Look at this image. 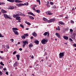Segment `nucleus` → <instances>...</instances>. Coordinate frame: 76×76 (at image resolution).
<instances>
[{
  "label": "nucleus",
  "instance_id": "20",
  "mask_svg": "<svg viewBox=\"0 0 76 76\" xmlns=\"http://www.w3.org/2000/svg\"><path fill=\"white\" fill-rule=\"evenodd\" d=\"M33 36H34V37H36V36H37V33H35V32H34V33H33Z\"/></svg>",
  "mask_w": 76,
  "mask_h": 76
},
{
  "label": "nucleus",
  "instance_id": "4",
  "mask_svg": "<svg viewBox=\"0 0 76 76\" xmlns=\"http://www.w3.org/2000/svg\"><path fill=\"white\" fill-rule=\"evenodd\" d=\"M65 53V52H63L62 53H59V57L60 58H63V56H64V54Z\"/></svg>",
  "mask_w": 76,
  "mask_h": 76
},
{
  "label": "nucleus",
  "instance_id": "27",
  "mask_svg": "<svg viewBox=\"0 0 76 76\" xmlns=\"http://www.w3.org/2000/svg\"><path fill=\"white\" fill-rule=\"evenodd\" d=\"M24 36H25V37H28V33L24 34Z\"/></svg>",
  "mask_w": 76,
  "mask_h": 76
},
{
  "label": "nucleus",
  "instance_id": "28",
  "mask_svg": "<svg viewBox=\"0 0 76 76\" xmlns=\"http://www.w3.org/2000/svg\"><path fill=\"white\" fill-rule=\"evenodd\" d=\"M47 34H48V32H45L44 34H43V35H45V36H46L47 35Z\"/></svg>",
  "mask_w": 76,
  "mask_h": 76
},
{
  "label": "nucleus",
  "instance_id": "48",
  "mask_svg": "<svg viewBox=\"0 0 76 76\" xmlns=\"http://www.w3.org/2000/svg\"><path fill=\"white\" fill-rule=\"evenodd\" d=\"M47 34H48V35H47L48 37H49V35H50V33H49V32H48Z\"/></svg>",
  "mask_w": 76,
  "mask_h": 76
},
{
  "label": "nucleus",
  "instance_id": "52",
  "mask_svg": "<svg viewBox=\"0 0 76 76\" xmlns=\"http://www.w3.org/2000/svg\"><path fill=\"white\" fill-rule=\"evenodd\" d=\"M47 7H50V5L49 4L47 5Z\"/></svg>",
  "mask_w": 76,
  "mask_h": 76
},
{
  "label": "nucleus",
  "instance_id": "31",
  "mask_svg": "<svg viewBox=\"0 0 76 76\" xmlns=\"http://www.w3.org/2000/svg\"><path fill=\"white\" fill-rule=\"evenodd\" d=\"M20 17H17L16 18V20H19V19H20Z\"/></svg>",
  "mask_w": 76,
  "mask_h": 76
},
{
  "label": "nucleus",
  "instance_id": "53",
  "mask_svg": "<svg viewBox=\"0 0 76 76\" xmlns=\"http://www.w3.org/2000/svg\"><path fill=\"white\" fill-rule=\"evenodd\" d=\"M6 70H7V69L6 68H4L3 69V70H4V71H6Z\"/></svg>",
  "mask_w": 76,
  "mask_h": 76
},
{
  "label": "nucleus",
  "instance_id": "3",
  "mask_svg": "<svg viewBox=\"0 0 76 76\" xmlns=\"http://www.w3.org/2000/svg\"><path fill=\"white\" fill-rule=\"evenodd\" d=\"M47 42H48V39H44L41 40V43L43 44H45Z\"/></svg>",
  "mask_w": 76,
  "mask_h": 76
},
{
  "label": "nucleus",
  "instance_id": "45",
  "mask_svg": "<svg viewBox=\"0 0 76 76\" xmlns=\"http://www.w3.org/2000/svg\"><path fill=\"white\" fill-rule=\"evenodd\" d=\"M21 16H26L25 15V14H23V13H22V14H21Z\"/></svg>",
  "mask_w": 76,
  "mask_h": 76
},
{
  "label": "nucleus",
  "instance_id": "15",
  "mask_svg": "<svg viewBox=\"0 0 76 76\" xmlns=\"http://www.w3.org/2000/svg\"><path fill=\"white\" fill-rule=\"evenodd\" d=\"M55 35L57 37H58V38H60V34L58 33H56Z\"/></svg>",
  "mask_w": 76,
  "mask_h": 76
},
{
  "label": "nucleus",
  "instance_id": "44",
  "mask_svg": "<svg viewBox=\"0 0 76 76\" xmlns=\"http://www.w3.org/2000/svg\"><path fill=\"white\" fill-rule=\"evenodd\" d=\"M52 64H50L49 65H48V66L50 67H51V65Z\"/></svg>",
  "mask_w": 76,
  "mask_h": 76
},
{
  "label": "nucleus",
  "instance_id": "49",
  "mask_svg": "<svg viewBox=\"0 0 76 76\" xmlns=\"http://www.w3.org/2000/svg\"><path fill=\"white\" fill-rule=\"evenodd\" d=\"M2 4H5V3L4 2H1V5Z\"/></svg>",
  "mask_w": 76,
  "mask_h": 76
},
{
  "label": "nucleus",
  "instance_id": "17",
  "mask_svg": "<svg viewBox=\"0 0 76 76\" xmlns=\"http://www.w3.org/2000/svg\"><path fill=\"white\" fill-rule=\"evenodd\" d=\"M28 17H29V18H30L31 19H33V20L34 19V18L32 16L29 15H28Z\"/></svg>",
  "mask_w": 76,
  "mask_h": 76
},
{
  "label": "nucleus",
  "instance_id": "5",
  "mask_svg": "<svg viewBox=\"0 0 76 76\" xmlns=\"http://www.w3.org/2000/svg\"><path fill=\"white\" fill-rule=\"evenodd\" d=\"M16 5L17 6H18V7H22V5H24V4L22 3H20V4H16Z\"/></svg>",
  "mask_w": 76,
  "mask_h": 76
},
{
  "label": "nucleus",
  "instance_id": "50",
  "mask_svg": "<svg viewBox=\"0 0 76 76\" xmlns=\"http://www.w3.org/2000/svg\"><path fill=\"white\" fill-rule=\"evenodd\" d=\"M40 73H42L43 72V70H40Z\"/></svg>",
  "mask_w": 76,
  "mask_h": 76
},
{
  "label": "nucleus",
  "instance_id": "8",
  "mask_svg": "<svg viewBox=\"0 0 76 76\" xmlns=\"http://www.w3.org/2000/svg\"><path fill=\"white\" fill-rule=\"evenodd\" d=\"M3 15L4 16V18H6V19H8L9 18V16H8L6 14H4Z\"/></svg>",
  "mask_w": 76,
  "mask_h": 76
},
{
  "label": "nucleus",
  "instance_id": "23",
  "mask_svg": "<svg viewBox=\"0 0 76 76\" xmlns=\"http://www.w3.org/2000/svg\"><path fill=\"white\" fill-rule=\"evenodd\" d=\"M21 38L23 39H25L26 38V37H25L24 35H23L21 36Z\"/></svg>",
  "mask_w": 76,
  "mask_h": 76
},
{
  "label": "nucleus",
  "instance_id": "60",
  "mask_svg": "<svg viewBox=\"0 0 76 76\" xmlns=\"http://www.w3.org/2000/svg\"><path fill=\"white\" fill-rule=\"evenodd\" d=\"M19 50H20V51H22V48H20L19 49Z\"/></svg>",
  "mask_w": 76,
  "mask_h": 76
},
{
  "label": "nucleus",
  "instance_id": "33",
  "mask_svg": "<svg viewBox=\"0 0 76 76\" xmlns=\"http://www.w3.org/2000/svg\"><path fill=\"white\" fill-rule=\"evenodd\" d=\"M20 27L22 28H23V29L24 28V26H23V25L22 24H20Z\"/></svg>",
  "mask_w": 76,
  "mask_h": 76
},
{
  "label": "nucleus",
  "instance_id": "16",
  "mask_svg": "<svg viewBox=\"0 0 76 76\" xmlns=\"http://www.w3.org/2000/svg\"><path fill=\"white\" fill-rule=\"evenodd\" d=\"M15 7L13 6H10L9 7V9L10 10L14 9Z\"/></svg>",
  "mask_w": 76,
  "mask_h": 76
},
{
  "label": "nucleus",
  "instance_id": "29",
  "mask_svg": "<svg viewBox=\"0 0 76 76\" xmlns=\"http://www.w3.org/2000/svg\"><path fill=\"white\" fill-rule=\"evenodd\" d=\"M51 19V22H54L55 21L56 19L54 18V19Z\"/></svg>",
  "mask_w": 76,
  "mask_h": 76
},
{
  "label": "nucleus",
  "instance_id": "9",
  "mask_svg": "<svg viewBox=\"0 0 76 76\" xmlns=\"http://www.w3.org/2000/svg\"><path fill=\"white\" fill-rule=\"evenodd\" d=\"M13 31L14 32V34L15 35H19V32H18V31H17L13 30Z\"/></svg>",
  "mask_w": 76,
  "mask_h": 76
},
{
  "label": "nucleus",
  "instance_id": "61",
  "mask_svg": "<svg viewBox=\"0 0 76 76\" xmlns=\"http://www.w3.org/2000/svg\"><path fill=\"white\" fill-rule=\"evenodd\" d=\"M16 16H19V14H16Z\"/></svg>",
  "mask_w": 76,
  "mask_h": 76
},
{
  "label": "nucleus",
  "instance_id": "18",
  "mask_svg": "<svg viewBox=\"0 0 76 76\" xmlns=\"http://www.w3.org/2000/svg\"><path fill=\"white\" fill-rule=\"evenodd\" d=\"M7 1L10 2H11L12 3H14L15 1V0H7Z\"/></svg>",
  "mask_w": 76,
  "mask_h": 76
},
{
  "label": "nucleus",
  "instance_id": "41",
  "mask_svg": "<svg viewBox=\"0 0 76 76\" xmlns=\"http://www.w3.org/2000/svg\"><path fill=\"white\" fill-rule=\"evenodd\" d=\"M16 51H15L13 53V54L14 55H15V54H16Z\"/></svg>",
  "mask_w": 76,
  "mask_h": 76
},
{
  "label": "nucleus",
  "instance_id": "59",
  "mask_svg": "<svg viewBox=\"0 0 76 76\" xmlns=\"http://www.w3.org/2000/svg\"><path fill=\"white\" fill-rule=\"evenodd\" d=\"M37 7V5H34V7Z\"/></svg>",
  "mask_w": 76,
  "mask_h": 76
},
{
  "label": "nucleus",
  "instance_id": "32",
  "mask_svg": "<svg viewBox=\"0 0 76 76\" xmlns=\"http://www.w3.org/2000/svg\"><path fill=\"white\" fill-rule=\"evenodd\" d=\"M47 22H48V23H50L51 22H51V20L50 19L48 20Z\"/></svg>",
  "mask_w": 76,
  "mask_h": 76
},
{
  "label": "nucleus",
  "instance_id": "58",
  "mask_svg": "<svg viewBox=\"0 0 76 76\" xmlns=\"http://www.w3.org/2000/svg\"><path fill=\"white\" fill-rule=\"evenodd\" d=\"M69 39V40H70V41H72V42L73 41V40H72V39L70 38Z\"/></svg>",
  "mask_w": 76,
  "mask_h": 76
},
{
  "label": "nucleus",
  "instance_id": "63",
  "mask_svg": "<svg viewBox=\"0 0 76 76\" xmlns=\"http://www.w3.org/2000/svg\"><path fill=\"white\" fill-rule=\"evenodd\" d=\"M30 38L31 39H33V38H34V37H33L32 36H31V37H30Z\"/></svg>",
  "mask_w": 76,
  "mask_h": 76
},
{
  "label": "nucleus",
  "instance_id": "1",
  "mask_svg": "<svg viewBox=\"0 0 76 76\" xmlns=\"http://www.w3.org/2000/svg\"><path fill=\"white\" fill-rule=\"evenodd\" d=\"M22 42L23 43V45H22V47L23 48L25 47V46L26 45V44H28V40H23L22 41Z\"/></svg>",
  "mask_w": 76,
  "mask_h": 76
},
{
  "label": "nucleus",
  "instance_id": "51",
  "mask_svg": "<svg viewBox=\"0 0 76 76\" xmlns=\"http://www.w3.org/2000/svg\"><path fill=\"white\" fill-rule=\"evenodd\" d=\"M3 74V73L2 72L0 71V75H2Z\"/></svg>",
  "mask_w": 76,
  "mask_h": 76
},
{
  "label": "nucleus",
  "instance_id": "21",
  "mask_svg": "<svg viewBox=\"0 0 76 76\" xmlns=\"http://www.w3.org/2000/svg\"><path fill=\"white\" fill-rule=\"evenodd\" d=\"M56 30H58V31H60V26H58L57 28H56Z\"/></svg>",
  "mask_w": 76,
  "mask_h": 76
},
{
  "label": "nucleus",
  "instance_id": "19",
  "mask_svg": "<svg viewBox=\"0 0 76 76\" xmlns=\"http://www.w3.org/2000/svg\"><path fill=\"white\" fill-rule=\"evenodd\" d=\"M28 47L29 48H31V47H34V45H33V44H32L31 43L29 45H28Z\"/></svg>",
  "mask_w": 76,
  "mask_h": 76
},
{
  "label": "nucleus",
  "instance_id": "54",
  "mask_svg": "<svg viewBox=\"0 0 76 76\" xmlns=\"http://www.w3.org/2000/svg\"><path fill=\"white\" fill-rule=\"evenodd\" d=\"M0 37H4V36H2V35H1V34H0Z\"/></svg>",
  "mask_w": 76,
  "mask_h": 76
},
{
  "label": "nucleus",
  "instance_id": "11",
  "mask_svg": "<svg viewBox=\"0 0 76 76\" xmlns=\"http://www.w3.org/2000/svg\"><path fill=\"white\" fill-rule=\"evenodd\" d=\"M63 38L64 39H66V40H68V39H69V37H68L67 36H64L63 37Z\"/></svg>",
  "mask_w": 76,
  "mask_h": 76
},
{
  "label": "nucleus",
  "instance_id": "40",
  "mask_svg": "<svg viewBox=\"0 0 76 76\" xmlns=\"http://www.w3.org/2000/svg\"><path fill=\"white\" fill-rule=\"evenodd\" d=\"M50 4H51V5H53V4H53V2H50Z\"/></svg>",
  "mask_w": 76,
  "mask_h": 76
},
{
  "label": "nucleus",
  "instance_id": "47",
  "mask_svg": "<svg viewBox=\"0 0 76 76\" xmlns=\"http://www.w3.org/2000/svg\"><path fill=\"white\" fill-rule=\"evenodd\" d=\"M10 41H12V42H13V41H14V40L13 39H10Z\"/></svg>",
  "mask_w": 76,
  "mask_h": 76
},
{
  "label": "nucleus",
  "instance_id": "6",
  "mask_svg": "<svg viewBox=\"0 0 76 76\" xmlns=\"http://www.w3.org/2000/svg\"><path fill=\"white\" fill-rule=\"evenodd\" d=\"M19 64V63L18 62L16 61L15 63L14 64V66L16 67V66H18V64Z\"/></svg>",
  "mask_w": 76,
  "mask_h": 76
},
{
  "label": "nucleus",
  "instance_id": "62",
  "mask_svg": "<svg viewBox=\"0 0 76 76\" xmlns=\"http://www.w3.org/2000/svg\"><path fill=\"white\" fill-rule=\"evenodd\" d=\"M5 74H6V75H9V73H8V72H6L5 73Z\"/></svg>",
  "mask_w": 76,
  "mask_h": 76
},
{
  "label": "nucleus",
  "instance_id": "22",
  "mask_svg": "<svg viewBox=\"0 0 76 76\" xmlns=\"http://www.w3.org/2000/svg\"><path fill=\"white\" fill-rule=\"evenodd\" d=\"M59 23L61 25H64V23H63L62 21L59 22Z\"/></svg>",
  "mask_w": 76,
  "mask_h": 76
},
{
  "label": "nucleus",
  "instance_id": "43",
  "mask_svg": "<svg viewBox=\"0 0 76 76\" xmlns=\"http://www.w3.org/2000/svg\"><path fill=\"white\" fill-rule=\"evenodd\" d=\"M73 46H74V47H76V44L74 43L73 44Z\"/></svg>",
  "mask_w": 76,
  "mask_h": 76
},
{
  "label": "nucleus",
  "instance_id": "12",
  "mask_svg": "<svg viewBox=\"0 0 76 76\" xmlns=\"http://www.w3.org/2000/svg\"><path fill=\"white\" fill-rule=\"evenodd\" d=\"M34 43H35V44H37V45H38V44H39V41L38 40H35L34 41Z\"/></svg>",
  "mask_w": 76,
  "mask_h": 76
},
{
  "label": "nucleus",
  "instance_id": "35",
  "mask_svg": "<svg viewBox=\"0 0 76 76\" xmlns=\"http://www.w3.org/2000/svg\"><path fill=\"white\" fill-rule=\"evenodd\" d=\"M56 7L55 5H54L52 7V9H56Z\"/></svg>",
  "mask_w": 76,
  "mask_h": 76
},
{
  "label": "nucleus",
  "instance_id": "36",
  "mask_svg": "<svg viewBox=\"0 0 76 76\" xmlns=\"http://www.w3.org/2000/svg\"><path fill=\"white\" fill-rule=\"evenodd\" d=\"M73 29H70V32H71V33H72V32H73Z\"/></svg>",
  "mask_w": 76,
  "mask_h": 76
},
{
  "label": "nucleus",
  "instance_id": "25",
  "mask_svg": "<svg viewBox=\"0 0 76 76\" xmlns=\"http://www.w3.org/2000/svg\"><path fill=\"white\" fill-rule=\"evenodd\" d=\"M43 20H44V21H46L48 20V19L45 18L43 17Z\"/></svg>",
  "mask_w": 76,
  "mask_h": 76
},
{
  "label": "nucleus",
  "instance_id": "13",
  "mask_svg": "<svg viewBox=\"0 0 76 76\" xmlns=\"http://www.w3.org/2000/svg\"><path fill=\"white\" fill-rule=\"evenodd\" d=\"M16 57L17 58L18 61L19 60V58H20V55L19 54L17 55H16Z\"/></svg>",
  "mask_w": 76,
  "mask_h": 76
},
{
  "label": "nucleus",
  "instance_id": "14",
  "mask_svg": "<svg viewBox=\"0 0 76 76\" xmlns=\"http://www.w3.org/2000/svg\"><path fill=\"white\" fill-rule=\"evenodd\" d=\"M1 12L2 13H7V12L6 10H3V9L1 10Z\"/></svg>",
  "mask_w": 76,
  "mask_h": 76
},
{
  "label": "nucleus",
  "instance_id": "42",
  "mask_svg": "<svg viewBox=\"0 0 76 76\" xmlns=\"http://www.w3.org/2000/svg\"><path fill=\"white\" fill-rule=\"evenodd\" d=\"M47 52H45V54L44 55V56H47Z\"/></svg>",
  "mask_w": 76,
  "mask_h": 76
},
{
  "label": "nucleus",
  "instance_id": "46",
  "mask_svg": "<svg viewBox=\"0 0 76 76\" xmlns=\"http://www.w3.org/2000/svg\"><path fill=\"white\" fill-rule=\"evenodd\" d=\"M70 23H74V21H73L72 20L70 21Z\"/></svg>",
  "mask_w": 76,
  "mask_h": 76
},
{
  "label": "nucleus",
  "instance_id": "57",
  "mask_svg": "<svg viewBox=\"0 0 76 76\" xmlns=\"http://www.w3.org/2000/svg\"><path fill=\"white\" fill-rule=\"evenodd\" d=\"M6 48H8V49H9V48H10L9 46H7Z\"/></svg>",
  "mask_w": 76,
  "mask_h": 76
},
{
  "label": "nucleus",
  "instance_id": "26",
  "mask_svg": "<svg viewBox=\"0 0 76 76\" xmlns=\"http://www.w3.org/2000/svg\"><path fill=\"white\" fill-rule=\"evenodd\" d=\"M36 12H37V13H39L40 12V10H36Z\"/></svg>",
  "mask_w": 76,
  "mask_h": 76
},
{
  "label": "nucleus",
  "instance_id": "2",
  "mask_svg": "<svg viewBox=\"0 0 76 76\" xmlns=\"http://www.w3.org/2000/svg\"><path fill=\"white\" fill-rule=\"evenodd\" d=\"M76 31H75V33L73 34L72 35H71V38L72 39H73L75 41V37L76 36Z\"/></svg>",
  "mask_w": 76,
  "mask_h": 76
},
{
  "label": "nucleus",
  "instance_id": "24",
  "mask_svg": "<svg viewBox=\"0 0 76 76\" xmlns=\"http://www.w3.org/2000/svg\"><path fill=\"white\" fill-rule=\"evenodd\" d=\"M12 30H14V31H18V28H13L12 29Z\"/></svg>",
  "mask_w": 76,
  "mask_h": 76
},
{
  "label": "nucleus",
  "instance_id": "55",
  "mask_svg": "<svg viewBox=\"0 0 76 76\" xmlns=\"http://www.w3.org/2000/svg\"><path fill=\"white\" fill-rule=\"evenodd\" d=\"M27 25H31V23H27Z\"/></svg>",
  "mask_w": 76,
  "mask_h": 76
},
{
  "label": "nucleus",
  "instance_id": "56",
  "mask_svg": "<svg viewBox=\"0 0 76 76\" xmlns=\"http://www.w3.org/2000/svg\"><path fill=\"white\" fill-rule=\"evenodd\" d=\"M49 4V1H47V5Z\"/></svg>",
  "mask_w": 76,
  "mask_h": 76
},
{
  "label": "nucleus",
  "instance_id": "30",
  "mask_svg": "<svg viewBox=\"0 0 76 76\" xmlns=\"http://www.w3.org/2000/svg\"><path fill=\"white\" fill-rule=\"evenodd\" d=\"M0 64L2 66H4V64H3V62H1L0 63Z\"/></svg>",
  "mask_w": 76,
  "mask_h": 76
},
{
  "label": "nucleus",
  "instance_id": "37",
  "mask_svg": "<svg viewBox=\"0 0 76 76\" xmlns=\"http://www.w3.org/2000/svg\"><path fill=\"white\" fill-rule=\"evenodd\" d=\"M35 70H39V68H38L37 67L36 68H34Z\"/></svg>",
  "mask_w": 76,
  "mask_h": 76
},
{
  "label": "nucleus",
  "instance_id": "34",
  "mask_svg": "<svg viewBox=\"0 0 76 76\" xmlns=\"http://www.w3.org/2000/svg\"><path fill=\"white\" fill-rule=\"evenodd\" d=\"M18 14H19V15H20L21 16L22 14V13L20 12H19Z\"/></svg>",
  "mask_w": 76,
  "mask_h": 76
},
{
  "label": "nucleus",
  "instance_id": "10",
  "mask_svg": "<svg viewBox=\"0 0 76 76\" xmlns=\"http://www.w3.org/2000/svg\"><path fill=\"white\" fill-rule=\"evenodd\" d=\"M28 15H32V16H35V15H34V13L32 12H28Z\"/></svg>",
  "mask_w": 76,
  "mask_h": 76
},
{
  "label": "nucleus",
  "instance_id": "39",
  "mask_svg": "<svg viewBox=\"0 0 76 76\" xmlns=\"http://www.w3.org/2000/svg\"><path fill=\"white\" fill-rule=\"evenodd\" d=\"M16 17H17V16H16V15H15L14 14L13 15V18H16Z\"/></svg>",
  "mask_w": 76,
  "mask_h": 76
},
{
  "label": "nucleus",
  "instance_id": "64",
  "mask_svg": "<svg viewBox=\"0 0 76 76\" xmlns=\"http://www.w3.org/2000/svg\"><path fill=\"white\" fill-rule=\"evenodd\" d=\"M17 22H21V21L20 20H19Z\"/></svg>",
  "mask_w": 76,
  "mask_h": 76
},
{
  "label": "nucleus",
  "instance_id": "7",
  "mask_svg": "<svg viewBox=\"0 0 76 76\" xmlns=\"http://www.w3.org/2000/svg\"><path fill=\"white\" fill-rule=\"evenodd\" d=\"M46 14L47 15H53V13L50 12V11H48L47 12H46Z\"/></svg>",
  "mask_w": 76,
  "mask_h": 76
},
{
  "label": "nucleus",
  "instance_id": "38",
  "mask_svg": "<svg viewBox=\"0 0 76 76\" xmlns=\"http://www.w3.org/2000/svg\"><path fill=\"white\" fill-rule=\"evenodd\" d=\"M19 0H15V3H19Z\"/></svg>",
  "mask_w": 76,
  "mask_h": 76
}]
</instances>
